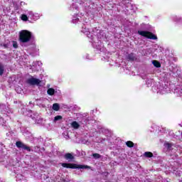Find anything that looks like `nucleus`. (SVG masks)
Listing matches in <instances>:
<instances>
[{"label":"nucleus","instance_id":"obj_23","mask_svg":"<svg viewBox=\"0 0 182 182\" xmlns=\"http://www.w3.org/2000/svg\"><path fill=\"white\" fill-rule=\"evenodd\" d=\"M65 159H66V160H73V155L71 154H66L65 155Z\"/></svg>","mask_w":182,"mask_h":182},{"label":"nucleus","instance_id":"obj_10","mask_svg":"<svg viewBox=\"0 0 182 182\" xmlns=\"http://www.w3.org/2000/svg\"><path fill=\"white\" fill-rule=\"evenodd\" d=\"M41 82L42 81L41 80L33 77L27 80V83H28V85H31L32 86H39Z\"/></svg>","mask_w":182,"mask_h":182},{"label":"nucleus","instance_id":"obj_15","mask_svg":"<svg viewBox=\"0 0 182 182\" xmlns=\"http://www.w3.org/2000/svg\"><path fill=\"white\" fill-rule=\"evenodd\" d=\"M176 75V70H173L171 72V73H165L164 77L167 80V79H170V76H174Z\"/></svg>","mask_w":182,"mask_h":182},{"label":"nucleus","instance_id":"obj_2","mask_svg":"<svg viewBox=\"0 0 182 182\" xmlns=\"http://www.w3.org/2000/svg\"><path fill=\"white\" fill-rule=\"evenodd\" d=\"M96 31L97 32H99V30L94 28L91 31L90 29H89V24H85V23H82V28L80 32L82 33H84V35H86L87 38L91 39V43H92L93 48L95 49H97V50H100L102 52V48H103V46L102 45V41H99L97 38L96 37Z\"/></svg>","mask_w":182,"mask_h":182},{"label":"nucleus","instance_id":"obj_3","mask_svg":"<svg viewBox=\"0 0 182 182\" xmlns=\"http://www.w3.org/2000/svg\"><path fill=\"white\" fill-rule=\"evenodd\" d=\"M33 38L32 32L28 30H22L18 32V42L21 46L28 48L31 45V42Z\"/></svg>","mask_w":182,"mask_h":182},{"label":"nucleus","instance_id":"obj_34","mask_svg":"<svg viewBox=\"0 0 182 182\" xmlns=\"http://www.w3.org/2000/svg\"><path fill=\"white\" fill-rule=\"evenodd\" d=\"M63 136H64L65 139H66V140H68V139H69V134H68V132L63 133Z\"/></svg>","mask_w":182,"mask_h":182},{"label":"nucleus","instance_id":"obj_16","mask_svg":"<svg viewBox=\"0 0 182 182\" xmlns=\"http://www.w3.org/2000/svg\"><path fill=\"white\" fill-rule=\"evenodd\" d=\"M0 109H2V110H4V112H6V113H11V110H9V107H6L5 104H1Z\"/></svg>","mask_w":182,"mask_h":182},{"label":"nucleus","instance_id":"obj_32","mask_svg":"<svg viewBox=\"0 0 182 182\" xmlns=\"http://www.w3.org/2000/svg\"><path fill=\"white\" fill-rule=\"evenodd\" d=\"M1 46L4 47L5 49L9 48V43H2Z\"/></svg>","mask_w":182,"mask_h":182},{"label":"nucleus","instance_id":"obj_7","mask_svg":"<svg viewBox=\"0 0 182 182\" xmlns=\"http://www.w3.org/2000/svg\"><path fill=\"white\" fill-rule=\"evenodd\" d=\"M23 12L26 14L28 18H30V19H32L33 21H38L41 16L40 14L33 13L32 11L23 10Z\"/></svg>","mask_w":182,"mask_h":182},{"label":"nucleus","instance_id":"obj_21","mask_svg":"<svg viewBox=\"0 0 182 182\" xmlns=\"http://www.w3.org/2000/svg\"><path fill=\"white\" fill-rule=\"evenodd\" d=\"M14 82H16V77L15 75H13L9 78V83H14Z\"/></svg>","mask_w":182,"mask_h":182},{"label":"nucleus","instance_id":"obj_22","mask_svg":"<svg viewBox=\"0 0 182 182\" xmlns=\"http://www.w3.org/2000/svg\"><path fill=\"white\" fill-rule=\"evenodd\" d=\"M152 63L155 68H161V64H160V63L157 60H153Z\"/></svg>","mask_w":182,"mask_h":182},{"label":"nucleus","instance_id":"obj_12","mask_svg":"<svg viewBox=\"0 0 182 182\" xmlns=\"http://www.w3.org/2000/svg\"><path fill=\"white\" fill-rule=\"evenodd\" d=\"M28 116H30L33 120H35L37 124L42 122V119L38 116V114H33L32 111H30Z\"/></svg>","mask_w":182,"mask_h":182},{"label":"nucleus","instance_id":"obj_31","mask_svg":"<svg viewBox=\"0 0 182 182\" xmlns=\"http://www.w3.org/2000/svg\"><path fill=\"white\" fill-rule=\"evenodd\" d=\"M16 180H18V181H21V180H23V176H22V175H17Z\"/></svg>","mask_w":182,"mask_h":182},{"label":"nucleus","instance_id":"obj_29","mask_svg":"<svg viewBox=\"0 0 182 182\" xmlns=\"http://www.w3.org/2000/svg\"><path fill=\"white\" fill-rule=\"evenodd\" d=\"M4 66L2 64L0 63V76H2L4 75Z\"/></svg>","mask_w":182,"mask_h":182},{"label":"nucleus","instance_id":"obj_30","mask_svg":"<svg viewBox=\"0 0 182 182\" xmlns=\"http://www.w3.org/2000/svg\"><path fill=\"white\" fill-rule=\"evenodd\" d=\"M92 157H94L97 160V159H100V157H102V156H100V154H93Z\"/></svg>","mask_w":182,"mask_h":182},{"label":"nucleus","instance_id":"obj_1","mask_svg":"<svg viewBox=\"0 0 182 182\" xmlns=\"http://www.w3.org/2000/svg\"><path fill=\"white\" fill-rule=\"evenodd\" d=\"M93 4H90L89 0H73V3L70 6V11L75 12L72 18V23H80V18L77 16V12L83 11L86 14H89L93 9Z\"/></svg>","mask_w":182,"mask_h":182},{"label":"nucleus","instance_id":"obj_25","mask_svg":"<svg viewBox=\"0 0 182 182\" xmlns=\"http://www.w3.org/2000/svg\"><path fill=\"white\" fill-rule=\"evenodd\" d=\"M144 156L145 157H147V158H151V157H153V153L149 152V151H146V152H145V153L144 154Z\"/></svg>","mask_w":182,"mask_h":182},{"label":"nucleus","instance_id":"obj_24","mask_svg":"<svg viewBox=\"0 0 182 182\" xmlns=\"http://www.w3.org/2000/svg\"><path fill=\"white\" fill-rule=\"evenodd\" d=\"M154 80L153 79H147L146 80V85L148 86V87H150V86H151V85H153Z\"/></svg>","mask_w":182,"mask_h":182},{"label":"nucleus","instance_id":"obj_28","mask_svg":"<svg viewBox=\"0 0 182 182\" xmlns=\"http://www.w3.org/2000/svg\"><path fill=\"white\" fill-rule=\"evenodd\" d=\"M63 117L60 115H57L54 117V122H59V120H62Z\"/></svg>","mask_w":182,"mask_h":182},{"label":"nucleus","instance_id":"obj_26","mask_svg":"<svg viewBox=\"0 0 182 182\" xmlns=\"http://www.w3.org/2000/svg\"><path fill=\"white\" fill-rule=\"evenodd\" d=\"M126 145L127 147H133L134 146V144L132 141H128L126 142Z\"/></svg>","mask_w":182,"mask_h":182},{"label":"nucleus","instance_id":"obj_19","mask_svg":"<svg viewBox=\"0 0 182 182\" xmlns=\"http://www.w3.org/2000/svg\"><path fill=\"white\" fill-rule=\"evenodd\" d=\"M56 91H55V89L53 88H48L47 90V93L48 95H49V96H53V95H55Z\"/></svg>","mask_w":182,"mask_h":182},{"label":"nucleus","instance_id":"obj_9","mask_svg":"<svg viewBox=\"0 0 182 182\" xmlns=\"http://www.w3.org/2000/svg\"><path fill=\"white\" fill-rule=\"evenodd\" d=\"M28 53L31 56H38L39 55V48H36V45L33 44L28 49Z\"/></svg>","mask_w":182,"mask_h":182},{"label":"nucleus","instance_id":"obj_11","mask_svg":"<svg viewBox=\"0 0 182 182\" xmlns=\"http://www.w3.org/2000/svg\"><path fill=\"white\" fill-rule=\"evenodd\" d=\"M16 147H18V149H23V150H26L27 151H31V147H29L26 144L21 142V141H16Z\"/></svg>","mask_w":182,"mask_h":182},{"label":"nucleus","instance_id":"obj_27","mask_svg":"<svg viewBox=\"0 0 182 182\" xmlns=\"http://www.w3.org/2000/svg\"><path fill=\"white\" fill-rule=\"evenodd\" d=\"M12 46L14 48V49H18V42L15 41H11Z\"/></svg>","mask_w":182,"mask_h":182},{"label":"nucleus","instance_id":"obj_20","mask_svg":"<svg viewBox=\"0 0 182 182\" xmlns=\"http://www.w3.org/2000/svg\"><path fill=\"white\" fill-rule=\"evenodd\" d=\"M26 14L25 11H23V14H22L21 16V21L26 22V21H28V19H29V18L28 17V14Z\"/></svg>","mask_w":182,"mask_h":182},{"label":"nucleus","instance_id":"obj_6","mask_svg":"<svg viewBox=\"0 0 182 182\" xmlns=\"http://www.w3.org/2000/svg\"><path fill=\"white\" fill-rule=\"evenodd\" d=\"M138 34L141 36H144V38H148V39H152L153 41L157 40V36L149 31H138Z\"/></svg>","mask_w":182,"mask_h":182},{"label":"nucleus","instance_id":"obj_18","mask_svg":"<svg viewBox=\"0 0 182 182\" xmlns=\"http://www.w3.org/2000/svg\"><path fill=\"white\" fill-rule=\"evenodd\" d=\"M173 19L175 22H178V23H182V18L178 16H173Z\"/></svg>","mask_w":182,"mask_h":182},{"label":"nucleus","instance_id":"obj_35","mask_svg":"<svg viewBox=\"0 0 182 182\" xmlns=\"http://www.w3.org/2000/svg\"><path fill=\"white\" fill-rule=\"evenodd\" d=\"M25 5H26V3H25L24 1H21L20 6H25Z\"/></svg>","mask_w":182,"mask_h":182},{"label":"nucleus","instance_id":"obj_8","mask_svg":"<svg viewBox=\"0 0 182 182\" xmlns=\"http://www.w3.org/2000/svg\"><path fill=\"white\" fill-rule=\"evenodd\" d=\"M87 122H89V117H82L81 121L80 122V124L77 123V122L74 121L71 123V126L72 127H73V129H78L79 127H80V124L85 126L87 124Z\"/></svg>","mask_w":182,"mask_h":182},{"label":"nucleus","instance_id":"obj_4","mask_svg":"<svg viewBox=\"0 0 182 182\" xmlns=\"http://www.w3.org/2000/svg\"><path fill=\"white\" fill-rule=\"evenodd\" d=\"M171 87H173V85H168V82H164V84H162L159 87L153 86L152 91L154 93H159V95H167V93H170V89H171Z\"/></svg>","mask_w":182,"mask_h":182},{"label":"nucleus","instance_id":"obj_13","mask_svg":"<svg viewBox=\"0 0 182 182\" xmlns=\"http://www.w3.org/2000/svg\"><path fill=\"white\" fill-rule=\"evenodd\" d=\"M127 60L134 61L137 60V57L136 56V54L131 53L127 55Z\"/></svg>","mask_w":182,"mask_h":182},{"label":"nucleus","instance_id":"obj_17","mask_svg":"<svg viewBox=\"0 0 182 182\" xmlns=\"http://www.w3.org/2000/svg\"><path fill=\"white\" fill-rule=\"evenodd\" d=\"M52 109L53 110H55V112H59V109H60V105H59L58 103H54L53 105Z\"/></svg>","mask_w":182,"mask_h":182},{"label":"nucleus","instance_id":"obj_14","mask_svg":"<svg viewBox=\"0 0 182 182\" xmlns=\"http://www.w3.org/2000/svg\"><path fill=\"white\" fill-rule=\"evenodd\" d=\"M164 147L166 149H167V150L168 151H171V150L173 149V147L174 146V144L173 143H171V142H168V141H166L164 143Z\"/></svg>","mask_w":182,"mask_h":182},{"label":"nucleus","instance_id":"obj_33","mask_svg":"<svg viewBox=\"0 0 182 182\" xmlns=\"http://www.w3.org/2000/svg\"><path fill=\"white\" fill-rule=\"evenodd\" d=\"M83 58H84V59H87V60H92V58H90L89 57V54H85V55L83 56Z\"/></svg>","mask_w":182,"mask_h":182},{"label":"nucleus","instance_id":"obj_5","mask_svg":"<svg viewBox=\"0 0 182 182\" xmlns=\"http://www.w3.org/2000/svg\"><path fill=\"white\" fill-rule=\"evenodd\" d=\"M60 165L65 168H90V166L86 165H77L66 163H61Z\"/></svg>","mask_w":182,"mask_h":182}]
</instances>
